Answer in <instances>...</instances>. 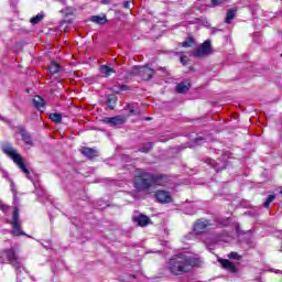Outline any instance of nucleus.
I'll return each instance as SVG.
<instances>
[{"instance_id": "nucleus-1", "label": "nucleus", "mask_w": 282, "mask_h": 282, "mask_svg": "<svg viewBox=\"0 0 282 282\" xmlns=\"http://www.w3.org/2000/svg\"><path fill=\"white\" fill-rule=\"evenodd\" d=\"M197 265V259L186 254L181 253L175 256L169 261V268L172 274H184V272H188L191 268H195Z\"/></svg>"}, {"instance_id": "nucleus-2", "label": "nucleus", "mask_w": 282, "mask_h": 282, "mask_svg": "<svg viewBox=\"0 0 282 282\" xmlns=\"http://www.w3.org/2000/svg\"><path fill=\"white\" fill-rule=\"evenodd\" d=\"M133 187L139 193H145V195H151L153 191V184L151 178V172L143 169L134 170Z\"/></svg>"}, {"instance_id": "nucleus-3", "label": "nucleus", "mask_w": 282, "mask_h": 282, "mask_svg": "<svg viewBox=\"0 0 282 282\" xmlns=\"http://www.w3.org/2000/svg\"><path fill=\"white\" fill-rule=\"evenodd\" d=\"M1 210L7 215V221L11 225L13 237H24L25 232L21 229V216L19 214V208L10 207L8 205H1Z\"/></svg>"}, {"instance_id": "nucleus-4", "label": "nucleus", "mask_w": 282, "mask_h": 282, "mask_svg": "<svg viewBox=\"0 0 282 282\" xmlns=\"http://www.w3.org/2000/svg\"><path fill=\"white\" fill-rule=\"evenodd\" d=\"M3 153L7 155V158H10L23 173H25L26 177L30 180V170H28V166L25 165V162L23 161V156L12 147V144L7 143L2 147Z\"/></svg>"}, {"instance_id": "nucleus-5", "label": "nucleus", "mask_w": 282, "mask_h": 282, "mask_svg": "<svg viewBox=\"0 0 282 282\" xmlns=\"http://www.w3.org/2000/svg\"><path fill=\"white\" fill-rule=\"evenodd\" d=\"M2 257H3V261L6 263H11V265H13V268H15V272L18 274H19V272H21V270H23L21 262L17 258V253H14V249L4 250L2 253Z\"/></svg>"}, {"instance_id": "nucleus-6", "label": "nucleus", "mask_w": 282, "mask_h": 282, "mask_svg": "<svg viewBox=\"0 0 282 282\" xmlns=\"http://www.w3.org/2000/svg\"><path fill=\"white\" fill-rule=\"evenodd\" d=\"M133 74H138L142 80H151L153 78V74H155V70L149 66H134Z\"/></svg>"}, {"instance_id": "nucleus-7", "label": "nucleus", "mask_w": 282, "mask_h": 282, "mask_svg": "<svg viewBox=\"0 0 282 282\" xmlns=\"http://www.w3.org/2000/svg\"><path fill=\"white\" fill-rule=\"evenodd\" d=\"M210 226V223L206 219H198L194 224V232L195 235H204L208 230V227Z\"/></svg>"}, {"instance_id": "nucleus-8", "label": "nucleus", "mask_w": 282, "mask_h": 282, "mask_svg": "<svg viewBox=\"0 0 282 282\" xmlns=\"http://www.w3.org/2000/svg\"><path fill=\"white\" fill-rule=\"evenodd\" d=\"M210 52H212L210 40H207L196 51H194V56H197V57L208 56Z\"/></svg>"}, {"instance_id": "nucleus-9", "label": "nucleus", "mask_w": 282, "mask_h": 282, "mask_svg": "<svg viewBox=\"0 0 282 282\" xmlns=\"http://www.w3.org/2000/svg\"><path fill=\"white\" fill-rule=\"evenodd\" d=\"M152 188L153 186H164L169 182V176L164 174H151Z\"/></svg>"}, {"instance_id": "nucleus-10", "label": "nucleus", "mask_w": 282, "mask_h": 282, "mask_svg": "<svg viewBox=\"0 0 282 282\" xmlns=\"http://www.w3.org/2000/svg\"><path fill=\"white\" fill-rule=\"evenodd\" d=\"M155 197L160 204H171V202H173V197H171V193L166 191H158L155 193Z\"/></svg>"}, {"instance_id": "nucleus-11", "label": "nucleus", "mask_w": 282, "mask_h": 282, "mask_svg": "<svg viewBox=\"0 0 282 282\" xmlns=\"http://www.w3.org/2000/svg\"><path fill=\"white\" fill-rule=\"evenodd\" d=\"M124 117L117 116V117H106L104 119L105 124H110V127H118V124H124Z\"/></svg>"}, {"instance_id": "nucleus-12", "label": "nucleus", "mask_w": 282, "mask_h": 282, "mask_svg": "<svg viewBox=\"0 0 282 282\" xmlns=\"http://www.w3.org/2000/svg\"><path fill=\"white\" fill-rule=\"evenodd\" d=\"M133 221H135V224H138L139 226L144 227V226H149V224L151 223V219L149 218V216L139 214L133 216Z\"/></svg>"}, {"instance_id": "nucleus-13", "label": "nucleus", "mask_w": 282, "mask_h": 282, "mask_svg": "<svg viewBox=\"0 0 282 282\" xmlns=\"http://www.w3.org/2000/svg\"><path fill=\"white\" fill-rule=\"evenodd\" d=\"M82 155L88 158V160H93V158H98V150L91 148H82L80 149Z\"/></svg>"}, {"instance_id": "nucleus-14", "label": "nucleus", "mask_w": 282, "mask_h": 282, "mask_svg": "<svg viewBox=\"0 0 282 282\" xmlns=\"http://www.w3.org/2000/svg\"><path fill=\"white\" fill-rule=\"evenodd\" d=\"M33 105L37 111H41V113L45 111V100L41 96H35L33 98Z\"/></svg>"}, {"instance_id": "nucleus-15", "label": "nucleus", "mask_w": 282, "mask_h": 282, "mask_svg": "<svg viewBox=\"0 0 282 282\" xmlns=\"http://www.w3.org/2000/svg\"><path fill=\"white\" fill-rule=\"evenodd\" d=\"M219 263L225 270H229V272H237V267L230 260L220 259Z\"/></svg>"}, {"instance_id": "nucleus-16", "label": "nucleus", "mask_w": 282, "mask_h": 282, "mask_svg": "<svg viewBox=\"0 0 282 282\" xmlns=\"http://www.w3.org/2000/svg\"><path fill=\"white\" fill-rule=\"evenodd\" d=\"M188 89H191V83H188V82L180 83L176 86L177 94H186V91H188Z\"/></svg>"}, {"instance_id": "nucleus-17", "label": "nucleus", "mask_w": 282, "mask_h": 282, "mask_svg": "<svg viewBox=\"0 0 282 282\" xmlns=\"http://www.w3.org/2000/svg\"><path fill=\"white\" fill-rule=\"evenodd\" d=\"M101 74H104L105 78H109V76H111V74H116V69H113L112 67H109L107 65H101L99 67Z\"/></svg>"}, {"instance_id": "nucleus-18", "label": "nucleus", "mask_w": 282, "mask_h": 282, "mask_svg": "<svg viewBox=\"0 0 282 282\" xmlns=\"http://www.w3.org/2000/svg\"><path fill=\"white\" fill-rule=\"evenodd\" d=\"M43 19H45V13H43V11H42V12L37 13L35 17L31 18L30 23L32 25H37V23H41V21H43Z\"/></svg>"}, {"instance_id": "nucleus-19", "label": "nucleus", "mask_w": 282, "mask_h": 282, "mask_svg": "<svg viewBox=\"0 0 282 282\" xmlns=\"http://www.w3.org/2000/svg\"><path fill=\"white\" fill-rule=\"evenodd\" d=\"M236 14H237V9H229L227 11L225 23H232V19H235Z\"/></svg>"}, {"instance_id": "nucleus-20", "label": "nucleus", "mask_w": 282, "mask_h": 282, "mask_svg": "<svg viewBox=\"0 0 282 282\" xmlns=\"http://www.w3.org/2000/svg\"><path fill=\"white\" fill-rule=\"evenodd\" d=\"M90 21H93V23H97L98 25H105L107 17L95 15L91 17Z\"/></svg>"}, {"instance_id": "nucleus-21", "label": "nucleus", "mask_w": 282, "mask_h": 282, "mask_svg": "<svg viewBox=\"0 0 282 282\" xmlns=\"http://www.w3.org/2000/svg\"><path fill=\"white\" fill-rule=\"evenodd\" d=\"M20 134L25 144H32V137H30V133H28V131L22 129L20 130Z\"/></svg>"}, {"instance_id": "nucleus-22", "label": "nucleus", "mask_w": 282, "mask_h": 282, "mask_svg": "<svg viewBox=\"0 0 282 282\" xmlns=\"http://www.w3.org/2000/svg\"><path fill=\"white\" fill-rule=\"evenodd\" d=\"M59 69H61V66L55 62H52L48 66L50 74H58Z\"/></svg>"}, {"instance_id": "nucleus-23", "label": "nucleus", "mask_w": 282, "mask_h": 282, "mask_svg": "<svg viewBox=\"0 0 282 282\" xmlns=\"http://www.w3.org/2000/svg\"><path fill=\"white\" fill-rule=\"evenodd\" d=\"M2 176L6 177V180H8L11 186V192L13 193V196L17 197V187L14 186V182H12V180L8 177V172H2Z\"/></svg>"}, {"instance_id": "nucleus-24", "label": "nucleus", "mask_w": 282, "mask_h": 282, "mask_svg": "<svg viewBox=\"0 0 282 282\" xmlns=\"http://www.w3.org/2000/svg\"><path fill=\"white\" fill-rule=\"evenodd\" d=\"M184 213H185V215H195V213H197V212L195 210V203H192V204L189 205V207H188V206H185V207H184Z\"/></svg>"}, {"instance_id": "nucleus-25", "label": "nucleus", "mask_w": 282, "mask_h": 282, "mask_svg": "<svg viewBox=\"0 0 282 282\" xmlns=\"http://www.w3.org/2000/svg\"><path fill=\"white\" fill-rule=\"evenodd\" d=\"M50 120H52V122H61L63 120V116L58 112H55V113H51L50 115Z\"/></svg>"}, {"instance_id": "nucleus-26", "label": "nucleus", "mask_w": 282, "mask_h": 282, "mask_svg": "<svg viewBox=\"0 0 282 282\" xmlns=\"http://www.w3.org/2000/svg\"><path fill=\"white\" fill-rule=\"evenodd\" d=\"M274 199H276L275 195H269L267 200L263 204L264 208H270V204H272Z\"/></svg>"}, {"instance_id": "nucleus-27", "label": "nucleus", "mask_w": 282, "mask_h": 282, "mask_svg": "<svg viewBox=\"0 0 282 282\" xmlns=\"http://www.w3.org/2000/svg\"><path fill=\"white\" fill-rule=\"evenodd\" d=\"M209 166H213V169H215V171L218 173V171H221V166H219V163H216L215 161H213V159L207 160Z\"/></svg>"}, {"instance_id": "nucleus-28", "label": "nucleus", "mask_w": 282, "mask_h": 282, "mask_svg": "<svg viewBox=\"0 0 282 282\" xmlns=\"http://www.w3.org/2000/svg\"><path fill=\"white\" fill-rule=\"evenodd\" d=\"M152 149H153V144L148 143V144H145V147L141 148L140 151H141V153H149V151H151Z\"/></svg>"}, {"instance_id": "nucleus-29", "label": "nucleus", "mask_w": 282, "mask_h": 282, "mask_svg": "<svg viewBox=\"0 0 282 282\" xmlns=\"http://www.w3.org/2000/svg\"><path fill=\"white\" fill-rule=\"evenodd\" d=\"M229 259H237V261H239L241 259V256H239V253L232 251L228 254Z\"/></svg>"}, {"instance_id": "nucleus-30", "label": "nucleus", "mask_w": 282, "mask_h": 282, "mask_svg": "<svg viewBox=\"0 0 282 282\" xmlns=\"http://www.w3.org/2000/svg\"><path fill=\"white\" fill-rule=\"evenodd\" d=\"M191 45H193V40L191 37L182 43V47H191Z\"/></svg>"}, {"instance_id": "nucleus-31", "label": "nucleus", "mask_w": 282, "mask_h": 282, "mask_svg": "<svg viewBox=\"0 0 282 282\" xmlns=\"http://www.w3.org/2000/svg\"><path fill=\"white\" fill-rule=\"evenodd\" d=\"M219 241H225L228 242V238H224V236H219L218 238H216L213 243H219Z\"/></svg>"}, {"instance_id": "nucleus-32", "label": "nucleus", "mask_w": 282, "mask_h": 282, "mask_svg": "<svg viewBox=\"0 0 282 282\" xmlns=\"http://www.w3.org/2000/svg\"><path fill=\"white\" fill-rule=\"evenodd\" d=\"M182 65H187L188 63V57H186V55H181V58H180Z\"/></svg>"}, {"instance_id": "nucleus-33", "label": "nucleus", "mask_w": 282, "mask_h": 282, "mask_svg": "<svg viewBox=\"0 0 282 282\" xmlns=\"http://www.w3.org/2000/svg\"><path fill=\"white\" fill-rule=\"evenodd\" d=\"M221 3H224V0H212V6L214 7L221 6Z\"/></svg>"}, {"instance_id": "nucleus-34", "label": "nucleus", "mask_w": 282, "mask_h": 282, "mask_svg": "<svg viewBox=\"0 0 282 282\" xmlns=\"http://www.w3.org/2000/svg\"><path fill=\"white\" fill-rule=\"evenodd\" d=\"M230 223H231L230 218H227L220 223V226H230Z\"/></svg>"}, {"instance_id": "nucleus-35", "label": "nucleus", "mask_w": 282, "mask_h": 282, "mask_svg": "<svg viewBox=\"0 0 282 282\" xmlns=\"http://www.w3.org/2000/svg\"><path fill=\"white\" fill-rule=\"evenodd\" d=\"M123 8H126L127 10H131V2L130 1L123 2Z\"/></svg>"}, {"instance_id": "nucleus-36", "label": "nucleus", "mask_w": 282, "mask_h": 282, "mask_svg": "<svg viewBox=\"0 0 282 282\" xmlns=\"http://www.w3.org/2000/svg\"><path fill=\"white\" fill-rule=\"evenodd\" d=\"M108 102H116V96H109L108 97Z\"/></svg>"}, {"instance_id": "nucleus-37", "label": "nucleus", "mask_w": 282, "mask_h": 282, "mask_svg": "<svg viewBox=\"0 0 282 282\" xmlns=\"http://www.w3.org/2000/svg\"><path fill=\"white\" fill-rule=\"evenodd\" d=\"M195 143L196 144H203L204 143V138H197Z\"/></svg>"}, {"instance_id": "nucleus-38", "label": "nucleus", "mask_w": 282, "mask_h": 282, "mask_svg": "<svg viewBox=\"0 0 282 282\" xmlns=\"http://www.w3.org/2000/svg\"><path fill=\"white\" fill-rule=\"evenodd\" d=\"M101 3H104L105 6L111 3V0H101Z\"/></svg>"}, {"instance_id": "nucleus-39", "label": "nucleus", "mask_w": 282, "mask_h": 282, "mask_svg": "<svg viewBox=\"0 0 282 282\" xmlns=\"http://www.w3.org/2000/svg\"><path fill=\"white\" fill-rule=\"evenodd\" d=\"M120 89H121V91H124V89H127V85H122V86L120 87Z\"/></svg>"}, {"instance_id": "nucleus-40", "label": "nucleus", "mask_w": 282, "mask_h": 282, "mask_svg": "<svg viewBox=\"0 0 282 282\" xmlns=\"http://www.w3.org/2000/svg\"><path fill=\"white\" fill-rule=\"evenodd\" d=\"M275 274H282V271H280V270H274L273 271Z\"/></svg>"}, {"instance_id": "nucleus-41", "label": "nucleus", "mask_w": 282, "mask_h": 282, "mask_svg": "<svg viewBox=\"0 0 282 282\" xmlns=\"http://www.w3.org/2000/svg\"><path fill=\"white\" fill-rule=\"evenodd\" d=\"M161 69H162V72H164L166 74V68H161Z\"/></svg>"}, {"instance_id": "nucleus-42", "label": "nucleus", "mask_w": 282, "mask_h": 282, "mask_svg": "<svg viewBox=\"0 0 282 282\" xmlns=\"http://www.w3.org/2000/svg\"><path fill=\"white\" fill-rule=\"evenodd\" d=\"M215 32H217L216 30L213 31V34H215Z\"/></svg>"}, {"instance_id": "nucleus-43", "label": "nucleus", "mask_w": 282, "mask_h": 282, "mask_svg": "<svg viewBox=\"0 0 282 282\" xmlns=\"http://www.w3.org/2000/svg\"><path fill=\"white\" fill-rule=\"evenodd\" d=\"M205 243H210V242H208V241H205Z\"/></svg>"}]
</instances>
